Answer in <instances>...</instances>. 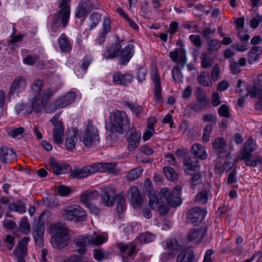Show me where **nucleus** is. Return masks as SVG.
Masks as SVG:
<instances>
[{
	"label": "nucleus",
	"mask_w": 262,
	"mask_h": 262,
	"mask_svg": "<svg viewBox=\"0 0 262 262\" xmlns=\"http://www.w3.org/2000/svg\"><path fill=\"white\" fill-rule=\"evenodd\" d=\"M49 233L52 235L51 244L56 249H62L67 246L70 239L68 230L62 225L52 224L49 228Z\"/></svg>",
	"instance_id": "nucleus-1"
},
{
	"label": "nucleus",
	"mask_w": 262,
	"mask_h": 262,
	"mask_svg": "<svg viewBox=\"0 0 262 262\" xmlns=\"http://www.w3.org/2000/svg\"><path fill=\"white\" fill-rule=\"evenodd\" d=\"M257 147L256 141L251 137L244 143L240 150V155L238 159L244 160L245 165L248 166L256 167L262 163V158L259 156H256L252 158V152Z\"/></svg>",
	"instance_id": "nucleus-2"
},
{
	"label": "nucleus",
	"mask_w": 262,
	"mask_h": 262,
	"mask_svg": "<svg viewBox=\"0 0 262 262\" xmlns=\"http://www.w3.org/2000/svg\"><path fill=\"white\" fill-rule=\"evenodd\" d=\"M115 164L112 163H98L88 165L80 169L74 170L73 175L80 179L87 177L96 172H112L114 170Z\"/></svg>",
	"instance_id": "nucleus-3"
},
{
	"label": "nucleus",
	"mask_w": 262,
	"mask_h": 262,
	"mask_svg": "<svg viewBox=\"0 0 262 262\" xmlns=\"http://www.w3.org/2000/svg\"><path fill=\"white\" fill-rule=\"evenodd\" d=\"M109 118L112 130L122 134L129 128L130 122L125 112L114 110L110 113Z\"/></svg>",
	"instance_id": "nucleus-4"
},
{
	"label": "nucleus",
	"mask_w": 262,
	"mask_h": 262,
	"mask_svg": "<svg viewBox=\"0 0 262 262\" xmlns=\"http://www.w3.org/2000/svg\"><path fill=\"white\" fill-rule=\"evenodd\" d=\"M79 139L86 148L92 147L98 142V129L91 121H88L84 123V132L81 135Z\"/></svg>",
	"instance_id": "nucleus-5"
},
{
	"label": "nucleus",
	"mask_w": 262,
	"mask_h": 262,
	"mask_svg": "<svg viewBox=\"0 0 262 262\" xmlns=\"http://www.w3.org/2000/svg\"><path fill=\"white\" fill-rule=\"evenodd\" d=\"M107 238L102 235L93 234L92 235L80 236L76 243L77 250L79 253L84 251V248L87 246H99L106 242Z\"/></svg>",
	"instance_id": "nucleus-6"
},
{
	"label": "nucleus",
	"mask_w": 262,
	"mask_h": 262,
	"mask_svg": "<svg viewBox=\"0 0 262 262\" xmlns=\"http://www.w3.org/2000/svg\"><path fill=\"white\" fill-rule=\"evenodd\" d=\"M62 216L66 220L75 222H82L86 219L84 210L76 204L70 205L64 208Z\"/></svg>",
	"instance_id": "nucleus-7"
},
{
	"label": "nucleus",
	"mask_w": 262,
	"mask_h": 262,
	"mask_svg": "<svg viewBox=\"0 0 262 262\" xmlns=\"http://www.w3.org/2000/svg\"><path fill=\"white\" fill-rule=\"evenodd\" d=\"M182 188L180 186H176L171 193L170 189L167 187L162 188L160 191V195L165 198L168 204L172 207H175L181 204L180 194Z\"/></svg>",
	"instance_id": "nucleus-8"
},
{
	"label": "nucleus",
	"mask_w": 262,
	"mask_h": 262,
	"mask_svg": "<svg viewBox=\"0 0 262 262\" xmlns=\"http://www.w3.org/2000/svg\"><path fill=\"white\" fill-rule=\"evenodd\" d=\"M70 0H61L59 4L60 11L55 16L53 19L54 25L57 24L58 22L61 23L62 27H66L69 21L70 9L69 3Z\"/></svg>",
	"instance_id": "nucleus-9"
},
{
	"label": "nucleus",
	"mask_w": 262,
	"mask_h": 262,
	"mask_svg": "<svg viewBox=\"0 0 262 262\" xmlns=\"http://www.w3.org/2000/svg\"><path fill=\"white\" fill-rule=\"evenodd\" d=\"M59 115L56 114L51 118L50 122L54 126L53 139L54 142L58 145L63 142V136L64 133V127L63 123L58 120Z\"/></svg>",
	"instance_id": "nucleus-10"
},
{
	"label": "nucleus",
	"mask_w": 262,
	"mask_h": 262,
	"mask_svg": "<svg viewBox=\"0 0 262 262\" xmlns=\"http://www.w3.org/2000/svg\"><path fill=\"white\" fill-rule=\"evenodd\" d=\"M99 193L96 190H87L81 195V201L90 209V211L95 214H98L99 210L91 203L93 201L98 199Z\"/></svg>",
	"instance_id": "nucleus-11"
},
{
	"label": "nucleus",
	"mask_w": 262,
	"mask_h": 262,
	"mask_svg": "<svg viewBox=\"0 0 262 262\" xmlns=\"http://www.w3.org/2000/svg\"><path fill=\"white\" fill-rule=\"evenodd\" d=\"M76 94L74 92H68L65 95L61 96L57 99L54 103L51 105V111L48 112L52 113L57 109L64 108L68 105L71 104L75 100Z\"/></svg>",
	"instance_id": "nucleus-12"
},
{
	"label": "nucleus",
	"mask_w": 262,
	"mask_h": 262,
	"mask_svg": "<svg viewBox=\"0 0 262 262\" xmlns=\"http://www.w3.org/2000/svg\"><path fill=\"white\" fill-rule=\"evenodd\" d=\"M184 165L185 167V171L188 174L193 176L191 178L192 184L193 185L196 184V181L201 177L200 173L198 172L200 168L198 162L193 163L190 159H185Z\"/></svg>",
	"instance_id": "nucleus-13"
},
{
	"label": "nucleus",
	"mask_w": 262,
	"mask_h": 262,
	"mask_svg": "<svg viewBox=\"0 0 262 262\" xmlns=\"http://www.w3.org/2000/svg\"><path fill=\"white\" fill-rule=\"evenodd\" d=\"M207 214V210L201 207L191 208L187 213V217L189 222L195 224L203 221Z\"/></svg>",
	"instance_id": "nucleus-14"
},
{
	"label": "nucleus",
	"mask_w": 262,
	"mask_h": 262,
	"mask_svg": "<svg viewBox=\"0 0 262 262\" xmlns=\"http://www.w3.org/2000/svg\"><path fill=\"white\" fill-rule=\"evenodd\" d=\"M112 79V82L114 84L127 86L132 82L134 77L128 73H122L121 72H116L113 74Z\"/></svg>",
	"instance_id": "nucleus-15"
},
{
	"label": "nucleus",
	"mask_w": 262,
	"mask_h": 262,
	"mask_svg": "<svg viewBox=\"0 0 262 262\" xmlns=\"http://www.w3.org/2000/svg\"><path fill=\"white\" fill-rule=\"evenodd\" d=\"M95 8V4L91 1L82 0L77 8L75 15L78 18L86 17Z\"/></svg>",
	"instance_id": "nucleus-16"
},
{
	"label": "nucleus",
	"mask_w": 262,
	"mask_h": 262,
	"mask_svg": "<svg viewBox=\"0 0 262 262\" xmlns=\"http://www.w3.org/2000/svg\"><path fill=\"white\" fill-rule=\"evenodd\" d=\"M29 241V238L25 237L19 242L17 248L14 251L17 262H26L25 257L28 253L27 246Z\"/></svg>",
	"instance_id": "nucleus-17"
},
{
	"label": "nucleus",
	"mask_w": 262,
	"mask_h": 262,
	"mask_svg": "<svg viewBox=\"0 0 262 262\" xmlns=\"http://www.w3.org/2000/svg\"><path fill=\"white\" fill-rule=\"evenodd\" d=\"M26 87V78L22 76H17L14 79L11 84L9 94L12 95L16 93H21L25 90Z\"/></svg>",
	"instance_id": "nucleus-18"
},
{
	"label": "nucleus",
	"mask_w": 262,
	"mask_h": 262,
	"mask_svg": "<svg viewBox=\"0 0 262 262\" xmlns=\"http://www.w3.org/2000/svg\"><path fill=\"white\" fill-rule=\"evenodd\" d=\"M102 201L106 206L110 207L114 204L115 190L112 187L106 186L103 188Z\"/></svg>",
	"instance_id": "nucleus-19"
},
{
	"label": "nucleus",
	"mask_w": 262,
	"mask_h": 262,
	"mask_svg": "<svg viewBox=\"0 0 262 262\" xmlns=\"http://www.w3.org/2000/svg\"><path fill=\"white\" fill-rule=\"evenodd\" d=\"M45 227L43 224L38 223L33 228V235L36 244L39 247L43 245V235Z\"/></svg>",
	"instance_id": "nucleus-20"
},
{
	"label": "nucleus",
	"mask_w": 262,
	"mask_h": 262,
	"mask_svg": "<svg viewBox=\"0 0 262 262\" xmlns=\"http://www.w3.org/2000/svg\"><path fill=\"white\" fill-rule=\"evenodd\" d=\"M134 46L132 44H129L124 47L120 52V62L122 65L126 64L132 58L134 54Z\"/></svg>",
	"instance_id": "nucleus-21"
},
{
	"label": "nucleus",
	"mask_w": 262,
	"mask_h": 262,
	"mask_svg": "<svg viewBox=\"0 0 262 262\" xmlns=\"http://www.w3.org/2000/svg\"><path fill=\"white\" fill-rule=\"evenodd\" d=\"M47 168L52 170L56 175L63 174L66 172V167L57 162L54 158H50L47 165Z\"/></svg>",
	"instance_id": "nucleus-22"
},
{
	"label": "nucleus",
	"mask_w": 262,
	"mask_h": 262,
	"mask_svg": "<svg viewBox=\"0 0 262 262\" xmlns=\"http://www.w3.org/2000/svg\"><path fill=\"white\" fill-rule=\"evenodd\" d=\"M157 122L155 117H150L147 122V128L143 133V140L144 141H148L155 133V124Z\"/></svg>",
	"instance_id": "nucleus-23"
},
{
	"label": "nucleus",
	"mask_w": 262,
	"mask_h": 262,
	"mask_svg": "<svg viewBox=\"0 0 262 262\" xmlns=\"http://www.w3.org/2000/svg\"><path fill=\"white\" fill-rule=\"evenodd\" d=\"M169 57L173 61H177L183 67L186 62L185 52L182 49H176L169 53Z\"/></svg>",
	"instance_id": "nucleus-24"
},
{
	"label": "nucleus",
	"mask_w": 262,
	"mask_h": 262,
	"mask_svg": "<svg viewBox=\"0 0 262 262\" xmlns=\"http://www.w3.org/2000/svg\"><path fill=\"white\" fill-rule=\"evenodd\" d=\"M253 91V88L249 90L248 84L242 80H238L236 86V92L238 93L242 98H244L250 94L253 96L251 92Z\"/></svg>",
	"instance_id": "nucleus-25"
},
{
	"label": "nucleus",
	"mask_w": 262,
	"mask_h": 262,
	"mask_svg": "<svg viewBox=\"0 0 262 262\" xmlns=\"http://www.w3.org/2000/svg\"><path fill=\"white\" fill-rule=\"evenodd\" d=\"M205 234V231L203 229H192L189 231L187 235L189 241L197 243L201 242Z\"/></svg>",
	"instance_id": "nucleus-26"
},
{
	"label": "nucleus",
	"mask_w": 262,
	"mask_h": 262,
	"mask_svg": "<svg viewBox=\"0 0 262 262\" xmlns=\"http://www.w3.org/2000/svg\"><path fill=\"white\" fill-rule=\"evenodd\" d=\"M78 134V129L73 128L72 132L68 135V137L65 140V147L67 150H72L75 148L77 141V136Z\"/></svg>",
	"instance_id": "nucleus-27"
},
{
	"label": "nucleus",
	"mask_w": 262,
	"mask_h": 262,
	"mask_svg": "<svg viewBox=\"0 0 262 262\" xmlns=\"http://www.w3.org/2000/svg\"><path fill=\"white\" fill-rule=\"evenodd\" d=\"M111 21L110 18L105 17L102 28L97 39L99 43H102L104 41L106 34L111 30Z\"/></svg>",
	"instance_id": "nucleus-28"
},
{
	"label": "nucleus",
	"mask_w": 262,
	"mask_h": 262,
	"mask_svg": "<svg viewBox=\"0 0 262 262\" xmlns=\"http://www.w3.org/2000/svg\"><path fill=\"white\" fill-rule=\"evenodd\" d=\"M122 104L124 106L128 107L137 117H140L143 113V108L141 105L134 104L125 98L122 99Z\"/></svg>",
	"instance_id": "nucleus-29"
},
{
	"label": "nucleus",
	"mask_w": 262,
	"mask_h": 262,
	"mask_svg": "<svg viewBox=\"0 0 262 262\" xmlns=\"http://www.w3.org/2000/svg\"><path fill=\"white\" fill-rule=\"evenodd\" d=\"M128 194L130 196L131 202L134 207H138L142 203V198L139 193L138 188L136 186H132L128 191Z\"/></svg>",
	"instance_id": "nucleus-30"
},
{
	"label": "nucleus",
	"mask_w": 262,
	"mask_h": 262,
	"mask_svg": "<svg viewBox=\"0 0 262 262\" xmlns=\"http://www.w3.org/2000/svg\"><path fill=\"white\" fill-rule=\"evenodd\" d=\"M121 255L122 257H126L133 255L136 250V245L132 243H129L127 245L122 243L118 245Z\"/></svg>",
	"instance_id": "nucleus-31"
},
{
	"label": "nucleus",
	"mask_w": 262,
	"mask_h": 262,
	"mask_svg": "<svg viewBox=\"0 0 262 262\" xmlns=\"http://www.w3.org/2000/svg\"><path fill=\"white\" fill-rule=\"evenodd\" d=\"M194 255L192 250L184 249L178 256L177 262H192Z\"/></svg>",
	"instance_id": "nucleus-32"
},
{
	"label": "nucleus",
	"mask_w": 262,
	"mask_h": 262,
	"mask_svg": "<svg viewBox=\"0 0 262 262\" xmlns=\"http://www.w3.org/2000/svg\"><path fill=\"white\" fill-rule=\"evenodd\" d=\"M121 46L120 44L115 43L108 48L104 54L105 58H114L120 54Z\"/></svg>",
	"instance_id": "nucleus-33"
},
{
	"label": "nucleus",
	"mask_w": 262,
	"mask_h": 262,
	"mask_svg": "<svg viewBox=\"0 0 262 262\" xmlns=\"http://www.w3.org/2000/svg\"><path fill=\"white\" fill-rule=\"evenodd\" d=\"M192 154L198 158L204 160L207 157L206 148L199 143L194 144L191 147Z\"/></svg>",
	"instance_id": "nucleus-34"
},
{
	"label": "nucleus",
	"mask_w": 262,
	"mask_h": 262,
	"mask_svg": "<svg viewBox=\"0 0 262 262\" xmlns=\"http://www.w3.org/2000/svg\"><path fill=\"white\" fill-rule=\"evenodd\" d=\"M58 40L59 48L62 52L69 53L71 51L72 46L65 34H62Z\"/></svg>",
	"instance_id": "nucleus-35"
},
{
	"label": "nucleus",
	"mask_w": 262,
	"mask_h": 262,
	"mask_svg": "<svg viewBox=\"0 0 262 262\" xmlns=\"http://www.w3.org/2000/svg\"><path fill=\"white\" fill-rule=\"evenodd\" d=\"M254 97H257L259 102H262V73L259 75L253 86V91L251 92Z\"/></svg>",
	"instance_id": "nucleus-36"
},
{
	"label": "nucleus",
	"mask_w": 262,
	"mask_h": 262,
	"mask_svg": "<svg viewBox=\"0 0 262 262\" xmlns=\"http://www.w3.org/2000/svg\"><path fill=\"white\" fill-rule=\"evenodd\" d=\"M9 209L11 211H15L19 214H23L26 212V204L19 201L9 204Z\"/></svg>",
	"instance_id": "nucleus-37"
},
{
	"label": "nucleus",
	"mask_w": 262,
	"mask_h": 262,
	"mask_svg": "<svg viewBox=\"0 0 262 262\" xmlns=\"http://www.w3.org/2000/svg\"><path fill=\"white\" fill-rule=\"evenodd\" d=\"M198 83L206 87H210L212 85V83L210 78L209 73L207 72L204 71L200 73L197 78Z\"/></svg>",
	"instance_id": "nucleus-38"
},
{
	"label": "nucleus",
	"mask_w": 262,
	"mask_h": 262,
	"mask_svg": "<svg viewBox=\"0 0 262 262\" xmlns=\"http://www.w3.org/2000/svg\"><path fill=\"white\" fill-rule=\"evenodd\" d=\"M226 146L225 140L221 137L215 139L212 143L213 148L219 153L225 152Z\"/></svg>",
	"instance_id": "nucleus-39"
},
{
	"label": "nucleus",
	"mask_w": 262,
	"mask_h": 262,
	"mask_svg": "<svg viewBox=\"0 0 262 262\" xmlns=\"http://www.w3.org/2000/svg\"><path fill=\"white\" fill-rule=\"evenodd\" d=\"M34 111L36 113H39L45 107L46 102H44L42 98L39 97H34L31 100Z\"/></svg>",
	"instance_id": "nucleus-40"
},
{
	"label": "nucleus",
	"mask_w": 262,
	"mask_h": 262,
	"mask_svg": "<svg viewBox=\"0 0 262 262\" xmlns=\"http://www.w3.org/2000/svg\"><path fill=\"white\" fill-rule=\"evenodd\" d=\"M149 205L154 210H156L161 204L162 201L161 199L158 198L155 193L149 192L148 193Z\"/></svg>",
	"instance_id": "nucleus-41"
},
{
	"label": "nucleus",
	"mask_w": 262,
	"mask_h": 262,
	"mask_svg": "<svg viewBox=\"0 0 262 262\" xmlns=\"http://www.w3.org/2000/svg\"><path fill=\"white\" fill-rule=\"evenodd\" d=\"M261 53V50L258 46H254L249 52L248 61L251 64H252L259 58V55Z\"/></svg>",
	"instance_id": "nucleus-42"
},
{
	"label": "nucleus",
	"mask_w": 262,
	"mask_h": 262,
	"mask_svg": "<svg viewBox=\"0 0 262 262\" xmlns=\"http://www.w3.org/2000/svg\"><path fill=\"white\" fill-rule=\"evenodd\" d=\"M143 169L142 167H139L136 168H134L129 171L127 174L126 176V179L127 181H133L135 180L138 178H139L142 172Z\"/></svg>",
	"instance_id": "nucleus-43"
},
{
	"label": "nucleus",
	"mask_w": 262,
	"mask_h": 262,
	"mask_svg": "<svg viewBox=\"0 0 262 262\" xmlns=\"http://www.w3.org/2000/svg\"><path fill=\"white\" fill-rule=\"evenodd\" d=\"M43 81L40 79L35 80L31 85V91L34 95H37L41 91Z\"/></svg>",
	"instance_id": "nucleus-44"
},
{
	"label": "nucleus",
	"mask_w": 262,
	"mask_h": 262,
	"mask_svg": "<svg viewBox=\"0 0 262 262\" xmlns=\"http://www.w3.org/2000/svg\"><path fill=\"white\" fill-rule=\"evenodd\" d=\"M200 58L201 59V66L203 68H209L213 65V59L210 57L209 54H203Z\"/></svg>",
	"instance_id": "nucleus-45"
},
{
	"label": "nucleus",
	"mask_w": 262,
	"mask_h": 262,
	"mask_svg": "<svg viewBox=\"0 0 262 262\" xmlns=\"http://www.w3.org/2000/svg\"><path fill=\"white\" fill-rule=\"evenodd\" d=\"M207 50L209 52L217 51L221 46V42L217 39L210 38L207 40Z\"/></svg>",
	"instance_id": "nucleus-46"
},
{
	"label": "nucleus",
	"mask_w": 262,
	"mask_h": 262,
	"mask_svg": "<svg viewBox=\"0 0 262 262\" xmlns=\"http://www.w3.org/2000/svg\"><path fill=\"white\" fill-rule=\"evenodd\" d=\"M163 172L168 179L172 181L178 179V174L172 167L169 166L164 167L163 168Z\"/></svg>",
	"instance_id": "nucleus-47"
},
{
	"label": "nucleus",
	"mask_w": 262,
	"mask_h": 262,
	"mask_svg": "<svg viewBox=\"0 0 262 262\" xmlns=\"http://www.w3.org/2000/svg\"><path fill=\"white\" fill-rule=\"evenodd\" d=\"M172 77L176 82H182L183 80V76L179 67L174 66L171 71Z\"/></svg>",
	"instance_id": "nucleus-48"
},
{
	"label": "nucleus",
	"mask_w": 262,
	"mask_h": 262,
	"mask_svg": "<svg viewBox=\"0 0 262 262\" xmlns=\"http://www.w3.org/2000/svg\"><path fill=\"white\" fill-rule=\"evenodd\" d=\"M19 228L20 230L25 234L30 232V226L27 217H23L20 222Z\"/></svg>",
	"instance_id": "nucleus-49"
},
{
	"label": "nucleus",
	"mask_w": 262,
	"mask_h": 262,
	"mask_svg": "<svg viewBox=\"0 0 262 262\" xmlns=\"http://www.w3.org/2000/svg\"><path fill=\"white\" fill-rule=\"evenodd\" d=\"M139 240L142 243H148L152 242L155 238V235L150 232H146L141 233L139 236Z\"/></svg>",
	"instance_id": "nucleus-50"
},
{
	"label": "nucleus",
	"mask_w": 262,
	"mask_h": 262,
	"mask_svg": "<svg viewBox=\"0 0 262 262\" xmlns=\"http://www.w3.org/2000/svg\"><path fill=\"white\" fill-rule=\"evenodd\" d=\"M90 19L91 22L90 29L92 30L95 28L99 23L101 19V15L99 13H93L90 15Z\"/></svg>",
	"instance_id": "nucleus-51"
},
{
	"label": "nucleus",
	"mask_w": 262,
	"mask_h": 262,
	"mask_svg": "<svg viewBox=\"0 0 262 262\" xmlns=\"http://www.w3.org/2000/svg\"><path fill=\"white\" fill-rule=\"evenodd\" d=\"M208 200L207 192L206 190H203L199 193L195 197V201L201 204H204Z\"/></svg>",
	"instance_id": "nucleus-52"
},
{
	"label": "nucleus",
	"mask_w": 262,
	"mask_h": 262,
	"mask_svg": "<svg viewBox=\"0 0 262 262\" xmlns=\"http://www.w3.org/2000/svg\"><path fill=\"white\" fill-rule=\"evenodd\" d=\"M147 74V71L145 68H141L138 69L137 72V79L138 82L142 83L145 80Z\"/></svg>",
	"instance_id": "nucleus-53"
},
{
	"label": "nucleus",
	"mask_w": 262,
	"mask_h": 262,
	"mask_svg": "<svg viewBox=\"0 0 262 262\" xmlns=\"http://www.w3.org/2000/svg\"><path fill=\"white\" fill-rule=\"evenodd\" d=\"M151 78L154 83L155 87L161 86V81L160 75L158 72L157 69L152 70L151 74Z\"/></svg>",
	"instance_id": "nucleus-54"
},
{
	"label": "nucleus",
	"mask_w": 262,
	"mask_h": 262,
	"mask_svg": "<svg viewBox=\"0 0 262 262\" xmlns=\"http://www.w3.org/2000/svg\"><path fill=\"white\" fill-rule=\"evenodd\" d=\"M220 68L219 64H215L212 70L211 77L213 81H217L220 78Z\"/></svg>",
	"instance_id": "nucleus-55"
},
{
	"label": "nucleus",
	"mask_w": 262,
	"mask_h": 262,
	"mask_svg": "<svg viewBox=\"0 0 262 262\" xmlns=\"http://www.w3.org/2000/svg\"><path fill=\"white\" fill-rule=\"evenodd\" d=\"M219 114L225 118H229L230 117V113H229V108L228 106L226 104L222 105L218 111Z\"/></svg>",
	"instance_id": "nucleus-56"
},
{
	"label": "nucleus",
	"mask_w": 262,
	"mask_h": 262,
	"mask_svg": "<svg viewBox=\"0 0 262 262\" xmlns=\"http://www.w3.org/2000/svg\"><path fill=\"white\" fill-rule=\"evenodd\" d=\"M212 129V126L211 124H207L204 129V133L202 137L203 141L204 142H207L209 140V135Z\"/></svg>",
	"instance_id": "nucleus-57"
},
{
	"label": "nucleus",
	"mask_w": 262,
	"mask_h": 262,
	"mask_svg": "<svg viewBox=\"0 0 262 262\" xmlns=\"http://www.w3.org/2000/svg\"><path fill=\"white\" fill-rule=\"evenodd\" d=\"M24 132V128L20 127L16 128H11L8 131V134L13 137H18L21 136Z\"/></svg>",
	"instance_id": "nucleus-58"
},
{
	"label": "nucleus",
	"mask_w": 262,
	"mask_h": 262,
	"mask_svg": "<svg viewBox=\"0 0 262 262\" xmlns=\"http://www.w3.org/2000/svg\"><path fill=\"white\" fill-rule=\"evenodd\" d=\"M141 138L140 133L136 131L132 132L128 137V142H136L139 143Z\"/></svg>",
	"instance_id": "nucleus-59"
},
{
	"label": "nucleus",
	"mask_w": 262,
	"mask_h": 262,
	"mask_svg": "<svg viewBox=\"0 0 262 262\" xmlns=\"http://www.w3.org/2000/svg\"><path fill=\"white\" fill-rule=\"evenodd\" d=\"M38 59L36 55H29L23 58V62L27 65L34 64Z\"/></svg>",
	"instance_id": "nucleus-60"
},
{
	"label": "nucleus",
	"mask_w": 262,
	"mask_h": 262,
	"mask_svg": "<svg viewBox=\"0 0 262 262\" xmlns=\"http://www.w3.org/2000/svg\"><path fill=\"white\" fill-rule=\"evenodd\" d=\"M106 255L102 249L95 250L94 251V258L98 261H102L105 258Z\"/></svg>",
	"instance_id": "nucleus-61"
},
{
	"label": "nucleus",
	"mask_w": 262,
	"mask_h": 262,
	"mask_svg": "<svg viewBox=\"0 0 262 262\" xmlns=\"http://www.w3.org/2000/svg\"><path fill=\"white\" fill-rule=\"evenodd\" d=\"M154 99L156 102H161L162 101V97L161 94V87H155L154 91Z\"/></svg>",
	"instance_id": "nucleus-62"
},
{
	"label": "nucleus",
	"mask_w": 262,
	"mask_h": 262,
	"mask_svg": "<svg viewBox=\"0 0 262 262\" xmlns=\"http://www.w3.org/2000/svg\"><path fill=\"white\" fill-rule=\"evenodd\" d=\"M182 25L186 29L192 30L193 32H199L198 26L193 24L192 22L185 21L183 23Z\"/></svg>",
	"instance_id": "nucleus-63"
},
{
	"label": "nucleus",
	"mask_w": 262,
	"mask_h": 262,
	"mask_svg": "<svg viewBox=\"0 0 262 262\" xmlns=\"http://www.w3.org/2000/svg\"><path fill=\"white\" fill-rule=\"evenodd\" d=\"M221 103V96L218 92H214L211 97V103L213 106L219 105Z\"/></svg>",
	"instance_id": "nucleus-64"
}]
</instances>
